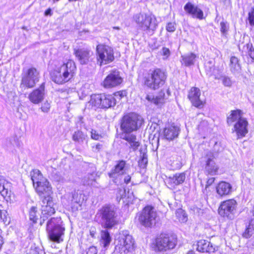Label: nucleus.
Returning <instances> with one entry per match:
<instances>
[{
    "label": "nucleus",
    "mask_w": 254,
    "mask_h": 254,
    "mask_svg": "<svg viewBox=\"0 0 254 254\" xmlns=\"http://www.w3.org/2000/svg\"><path fill=\"white\" fill-rule=\"evenodd\" d=\"M236 203L234 199L223 201V217L226 216L229 219L234 218Z\"/></svg>",
    "instance_id": "4be33fe9"
},
{
    "label": "nucleus",
    "mask_w": 254,
    "mask_h": 254,
    "mask_svg": "<svg viewBox=\"0 0 254 254\" xmlns=\"http://www.w3.org/2000/svg\"><path fill=\"white\" fill-rule=\"evenodd\" d=\"M111 237L109 232L106 230H102L101 232L100 244L104 248L108 247L111 242Z\"/></svg>",
    "instance_id": "c9c22d12"
},
{
    "label": "nucleus",
    "mask_w": 254,
    "mask_h": 254,
    "mask_svg": "<svg viewBox=\"0 0 254 254\" xmlns=\"http://www.w3.org/2000/svg\"><path fill=\"white\" fill-rule=\"evenodd\" d=\"M254 235V208L253 210V218L249 222L248 226L243 233V237L245 238H249Z\"/></svg>",
    "instance_id": "f704fd0d"
},
{
    "label": "nucleus",
    "mask_w": 254,
    "mask_h": 254,
    "mask_svg": "<svg viewBox=\"0 0 254 254\" xmlns=\"http://www.w3.org/2000/svg\"><path fill=\"white\" fill-rule=\"evenodd\" d=\"M102 108H109L114 106L117 102V99L112 95L101 94Z\"/></svg>",
    "instance_id": "bb28decb"
},
{
    "label": "nucleus",
    "mask_w": 254,
    "mask_h": 254,
    "mask_svg": "<svg viewBox=\"0 0 254 254\" xmlns=\"http://www.w3.org/2000/svg\"><path fill=\"white\" fill-rule=\"evenodd\" d=\"M46 231L48 238L53 242L59 243L63 241L65 228L61 218H52L47 222Z\"/></svg>",
    "instance_id": "20e7f679"
},
{
    "label": "nucleus",
    "mask_w": 254,
    "mask_h": 254,
    "mask_svg": "<svg viewBox=\"0 0 254 254\" xmlns=\"http://www.w3.org/2000/svg\"><path fill=\"white\" fill-rule=\"evenodd\" d=\"M121 138L126 140L130 144L129 147L133 151L136 150L140 145V143L136 141V136L130 134V132H124L122 134Z\"/></svg>",
    "instance_id": "a878e982"
},
{
    "label": "nucleus",
    "mask_w": 254,
    "mask_h": 254,
    "mask_svg": "<svg viewBox=\"0 0 254 254\" xmlns=\"http://www.w3.org/2000/svg\"><path fill=\"white\" fill-rule=\"evenodd\" d=\"M227 122L229 126L233 124L232 130L236 132L237 139L244 137L248 133L249 123L247 119L242 117L241 110L231 111V114L227 117Z\"/></svg>",
    "instance_id": "f257e3e1"
},
{
    "label": "nucleus",
    "mask_w": 254,
    "mask_h": 254,
    "mask_svg": "<svg viewBox=\"0 0 254 254\" xmlns=\"http://www.w3.org/2000/svg\"><path fill=\"white\" fill-rule=\"evenodd\" d=\"M31 179L32 181L34 187L43 182L48 180L43 176L41 172L38 170H33L30 173Z\"/></svg>",
    "instance_id": "2f4dec72"
},
{
    "label": "nucleus",
    "mask_w": 254,
    "mask_h": 254,
    "mask_svg": "<svg viewBox=\"0 0 254 254\" xmlns=\"http://www.w3.org/2000/svg\"><path fill=\"white\" fill-rule=\"evenodd\" d=\"M186 12L190 15L193 18L202 19L203 17V11L197 6L190 2H188L184 6Z\"/></svg>",
    "instance_id": "5701e85b"
},
{
    "label": "nucleus",
    "mask_w": 254,
    "mask_h": 254,
    "mask_svg": "<svg viewBox=\"0 0 254 254\" xmlns=\"http://www.w3.org/2000/svg\"><path fill=\"white\" fill-rule=\"evenodd\" d=\"M177 244V239L175 235L161 233L156 238L155 250L158 252H165L175 248Z\"/></svg>",
    "instance_id": "1a4fd4ad"
},
{
    "label": "nucleus",
    "mask_w": 254,
    "mask_h": 254,
    "mask_svg": "<svg viewBox=\"0 0 254 254\" xmlns=\"http://www.w3.org/2000/svg\"><path fill=\"white\" fill-rule=\"evenodd\" d=\"M232 192V187L230 184L223 181V195L230 194Z\"/></svg>",
    "instance_id": "a19ab883"
},
{
    "label": "nucleus",
    "mask_w": 254,
    "mask_h": 254,
    "mask_svg": "<svg viewBox=\"0 0 254 254\" xmlns=\"http://www.w3.org/2000/svg\"><path fill=\"white\" fill-rule=\"evenodd\" d=\"M244 48L246 49V50L247 51L249 56L252 59V61L254 62V49L253 48L252 44L251 43H248L244 47Z\"/></svg>",
    "instance_id": "79ce46f5"
},
{
    "label": "nucleus",
    "mask_w": 254,
    "mask_h": 254,
    "mask_svg": "<svg viewBox=\"0 0 254 254\" xmlns=\"http://www.w3.org/2000/svg\"><path fill=\"white\" fill-rule=\"evenodd\" d=\"M232 81L228 77H223V85L227 87H230L232 85Z\"/></svg>",
    "instance_id": "603ef678"
},
{
    "label": "nucleus",
    "mask_w": 254,
    "mask_h": 254,
    "mask_svg": "<svg viewBox=\"0 0 254 254\" xmlns=\"http://www.w3.org/2000/svg\"><path fill=\"white\" fill-rule=\"evenodd\" d=\"M166 30L169 32H173L176 30V26L175 22H169L166 27Z\"/></svg>",
    "instance_id": "09e8293b"
},
{
    "label": "nucleus",
    "mask_w": 254,
    "mask_h": 254,
    "mask_svg": "<svg viewBox=\"0 0 254 254\" xmlns=\"http://www.w3.org/2000/svg\"><path fill=\"white\" fill-rule=\"evenodd\" d=\"M143 119L135 113H129L125 115L122 120L121 127L124 132H131L136 130L143 123Z\"/></svg>",
    "instance_id": "0eeeda50"
},
{
    "label": "nucleus",
    "mask_w": 254,
    "mask_h": 254,
    "mask_svg": "<svg viewBox=\"0 0 254 254\" xmlns=\"http://www.w3.org/2000/svg\"><path fill=\"white\" fill-rule=\"evenodd\" d=\"M122 78L117 71L111 72L104 79L103 86L105 88H111L119 85L122 82Z\"/></svg>",
    "instance_id": "2eb2a0df"
},
{
    "label": "nucleus",
    "mask_w": 254,
    "mask_h": 254,
    "mask_svg": "<svg viewBox=\"0 0 254 254\" xmlns=\"http://www.w3.org/2000/svg\"><path fill=\"white\" fill-rule=\"evenodd\" d=\"M34 188L36 192L42 199L48 196L52 197V187L48 180L35 185Z\"/></svg>",
    "instance_id": "6ab92c4d"
},
{
    "label": "nucleus",
    "mask_w": 254,
    "mask_h": 254,
    "mask_svg": "<svg viewBox=\"0 0 254 254\" xmlns=\"http://www.w3.org/2000/svg\"><path fill=\"white\" fill-rule=\"evenodd\" d=\"M101 94L92 95L90 100L86 104V108L96 110L101 108Z\"/></svg>",
    "instance_id": "c85d7f7f"
},
{
    "label": "nucleus",
    "mask_w": 254,
    "mask_h": 254,
    "mask_svg": "<svg viewBox=\"0 0 254 254\" xmlns=\"http://www.w3.org/2000/svg\"><path fill=\"white\" fill-rule=\"evenodd\" d=\"M27 254H39V249L35 246H32L28 250Z\"/></svg>",
    "instance_id": "3c124183"
},
{
    "label": "nucleus",
    "mask_w": 254,
    "mask_h": 254,
    "mask_svg": "<svg viewBox=\"0 0 254 254\" xmlns=\"http://www.w3.org/2000/svg\"><path fill=\"white\" fill-rule=\"evenodd\" d=\"M196 57V55L192 53L182 56V64L187 66L193 65Z\"/></svg>",
    "instance_id": "e433bc0d"
},
{
    "label": "nucleus",
    "mask_w": 254,
    "mask_h": 254,
    "mask_svg": "<svg viewBox=\"0 0 254 254\" xmlns=\"http://www.w3.org/2000/svg\"><path fill=\"white\" fill-rule=\"evenodd\" d=\"M223 34H224L225 32V31L227 30L226 26L225 24L224 23H223Z\"/></svg>",
    "instance_id": "69168bd1"
},
{
    "label": "nucleus",
    "mask_w": 254,
    "mask_h": 254,
    "mask_svg": "<svg viewBox=\"0 0 254 254\" xmlns=\"http://www.w3.org/2000/svg\"><path fill=\"white\" fill-rule=\"evenodd\" d=\"M13 140L14 141V144H13V145L18 146L19 145V143L18 141L17 138H16V137H14Z\"/></svg>",
    "instance_id": "0e129e2a"
},
{
    "label": "nucleus",
    "mask_w": 254,
    "mask_h": 254,
    "mask_svg": "<svg viewBox=\"0 0 254 254\" xmlns=\"http://www.w3.org/2000/svg\"><path fill=\"white\" fill-rule=\"evenodd\" d=\"M140 153H141V160L139 162L140 165H146L147 164L148 161H147V155L146 154V153L145 152H142V150H140Z\"/></svg>",
    "instance_id": "c03bdc74"
},
{
    "label": "nucleus",
    "mask_w": 254,
    "mask_h": 254,
    "mask_svg": "<svg viewBox=\"0 0 254 254\" xmlns=\"http://www.w3.org/2000/svg\"><path fill=\"white\" fill-rule=\"evenodd\" d=\"M185 173H176L169 176L166 180V183L168 187L172 189H175L177 186L182 184L186 179Z\"/></svg>",
    "instance_id": "a211bd4d"
},
{
    "label": "nucleus",
    "mask_w": 254,
    "mask_h": 254,
    "mask_svg": "<svg viewBox=\"0 0 254 254\" xmlns=\"http://www.w3.org/2000/svg\"><path fill=\"white\" fill-rule=\"evenodd\" d=\"M220 26H221V27H220V31H221V32H222V22H221L220 23Z\"/></svg>",
    "instance_id": "774afa93"
},
{
    "label": "nucleus",
    "mask_w": 254,
    "mask_h": 254,
    "mask_svg": "<svg viewBox=\"0 0 254 254\" xmlns=\"http://www.w3.org/2000/svg\"><path fill=\"white\" fill-rule=\"evenodd\" d=\"M98 214L101 217L102 226L105 228L111 229L118 225L120 221L117 211L111 206L102 207Z\"/></svg>",
    "instance_id": "39448f33"
},
{
    "label": "nucleus",
    "mask_w": 254,
    "mask_h": 254,
    "mask_svg": "<svg viewBox=\"0 0 254 254\" xmlns=\"http://www.w3.org/2000/svg\"><path fill=\"white\" fill-rule=\"evenodd\" d=\"M217 192L221 196H222V188L221 186V183H220L216 188Z\"/></svg>",
    "instance_id": "bf43d9fd"
},
{
    "label": "nucleus",
    "mask_w": 254,
    "mask_h": 254,
    "mask_svg": "<svg viewBox=\"0 0 254 254\" xmlns=\"http://www.w3.org/2000/svg\"><path fill=\"white\" fill-rule=\"evenodd\" d=\"M1 230L0 229V250L1 249L2 246L4 243L3 238L1 236Z\"/></svg>",
    "instance_id": "052dcab7"
},
{
    "label": "nucleus",
    "mask_w": 254,
    "mask_h": 254,
    "mask_svg": "<svg viewBox=\"0 0 254 254\" xmlns=\"http://www.w3.org/2000/svg\"><path fill=\"white\" fill-rule=\"evenodd\" d=\"M131 180V176L129 175H127L124 176V181L126 184H128L130 182Z\"/></svg>",
    "instance_id": "13d9d810"
},
{
    "label": "nucleus",
    "mask_w": 254,
    "mask_h": 254,
    "mask_svg": "<svg viewBox=\"0 0 254 254\" xmlns=\"http://www.w3.org/2000/svg\"><path fill=\"white\" fill-rule=\"evenodd\" d=\"M8 216L7 212L4 210H0V220H1L4 223H9L8 220Z\"/></svg>",
    "instance_id": "a18cd8bd"
},
{
    "label": "nucleus",
    "mask_w": 254,
    "mask_h": 254,
    "mask_svg": "<svg viewBox=\"0 0 254 254\" xmlns=\"http://www.w3.org/2000/svg\"><path fill=\"white\" fill-rule=\"evenodd\" d=\"M162 54L166 58H168L170 55V52L168 48L163 47L162 49Z\"/></svg>",
    "instance_id": "6e6d98bb"
},
{
    "label": "nucleus",
    "mask_w": 254,
    "mask_h": 254,
    "mask_svg": "<svg viewBox=\"0 0 254 254\" xmlns=\"http://www.w3.org/2000/svg\"><path fill=\"white\" fill-rule=\"evenodd\" d=\"M37 213V208L34 206L32 207L29 211V219L33 223H36L38 219Z\"/></svg>",
    "instance_id": "58836bf2"
},
{
    "label": "nucleus",
    "mask_w": 254,
    "mask_h": 254,
    "mask_svg": "<svg viewBox=\"0 0 254 254\" xmlns=\"http://www.w3.org/2000/svg\"><path fill=\"white\" fill-rule=\"evenodd\" d=\"M11 184L3 179H0V193L3 197L8 201L10 200L12 194Z\"/></svg>",
    "instance_id": "393cba45"
},
{
    "label": "nucleus",
    "mask_w": 254,
    "mask_h": 254,
    "mask_svg": "<svg viewBox=\"0 0 254 254\" xmlns=\"http://www.w3.org/2000/svg\"><path fill=\"white\" fill-rule=\"evenodd\" d=\"M229 67L233 74H239L241 71V66L238 58L233 56L230 58Z\"/></svg>",
    "instance_id": "473e14b6"
},
{
    "label": "nucleus",
    "mask_w": 254,
    "mask_h": 254,
    "mask_svg": "<svg viewBox=\"0 0 254 254\" xmlns=\"http://www.w3.org/2000/svg\"><path fill=\"white\" fill-rule=\"evenodd\" d=\"M204 66L205 72L208 76H214V78L218 80V81L221 79V75H217L219 70L214 66L212 62H208L205 63Z\"/></svg>",
    "instance_id": "cd10ccee"
},
{
    "label": "nucleus",
    "mask_w": 254,
    "mask_h": 254,
    "mask_svg": "<svg viewBox=\"0 0 254 254\" xmlns=\"http://www.w3.org/2000/svg\"><path fill=\"white\" fill-rule=\"evenodd\" d=\"M85 200V195L82 190H75L72 193L71 205L73 211L77 210Z\"/></svg>",
    "instance_id": "aec40b11"
},
{
    "label": "nucleus",
    "mask_w": 254,
    "mask_h": 254,
    "mask_svg": "<svg viewBox=\"0 0 254 254\" xmlns=\"http://www.w3.org/2000/svg\"><path fill=\"white\" fill-rule=\"evenodd\" d=\"M248 20L251 26H254V8H252L248 13Z\"/></svg>",
    "instance_id": "de8ad7c7"
},
{
    "label": "nucleus",
    "mask_w": 254,
    "mask_h": 254,
    "mask_svg": "<svg viewBox=\"0 0 254 254\" xmlns=\"http://www.w3.org/2000/svg\"><path fill=\"white\" fill-rule=\"evenodd\" d=\"M222 210V202H221L220 203V205H219V208H218V213L221 215V212Z\"/></svg>",
    "instance_id": "680f3d73"
},
{
    "label": "nucleus",
    "mask_w": 254,
    "mask_h": 254,
    "mask_svg": "<svg viewBox=\"0 0 254 254\" xmlns=\"http://www.w3.org/2000/svg\"><path fill=\"white\" fill-rule=\"evenodd\" d=\"M115 244L116 251L121 254H125L133 250L134 241L127 231H122L116 239Z\"/></svg>",
    "instance_id": "6e6552de"
},
{
    "label": "nucleus",
    "mask_w": 254,
    "mask_h": 254,
    "mask_svg": "<svg viewBox=\"0 0 254 254\" xmlns=\"http://www.w3.org/2000/svg\"><path fill=\"white\" fill-rule=\"evenodd\" d=\"M91 137L94 140H97L102 138V137L96 130L92 129L91 131Z\"/></svg>",
    "instance_id": "8fccbe9b"
},
{
    "label": "nucleus",
    "mask_w": 254,
    "mask_h": 254,
    "mask_svg": "<svg viewBox=\"0 0 254 254\" xmlns=\"http://www.w3.org/2000/svg\"><path fill=\"white\" fill-rule=\"evenodd\" d=\"M72 139L76 143L79 144H82L84 141L87 143L88 136L86 133L78 130L73 133Z\"/></svg>",
    "instance_id": "72a5a7b5"
},
{
    "label": "nucleus",
    "mask_w": 254,
    "mask_h": 254,
    "mask_svg": "<svg viewBox=\"0 0 254 254\" xmlns=\"http://www.w3.org/2000/svg\"><path fill=\"white\" fill-rule=\"evenodd\" d=\"M176 215L180 222H185L187 221V216L182 209H178L176 211Z\"/></svg>",
    "instance_id": "ea45409f"
},
{
    "label": "nucleus",
    "mask_w": 254,
    "mask_h": 254,
    "mask_svg": "<svg viewBox=\"0 0 254 254\" xmlns=\"http://www.w3.org/2000/svg\"><path fill=\"white\" fill-rule=\"evenodd\" d=\"M97 250L94 246L90 247L86 252V254H97Z\"/></svg>",
    "instance_id": "5fc2aeb1"
},
{
    "label": "nucleus",
    "mask_w": 254,
    "mask_h": 254,
    "mask_svg": "<svg viewBox=\"0 0 254 254\" xmlns=\"http://www.w3.org/2000/svg\"><path fill=\"white\" fill-rule=\"evenodd\" d=\"M51 108V105L49 102L46 101L42 104L41 110L44 113H48Z\"/></svg>",
    "instance_id": "49530a36"
},
{
    "label": "nucleus",
    "mask_w": 254,
    "mask_h": 254,
    "mask_svg": "<svg viewBox=\"0 0 254 254\" xmlns=\"http://www.w3.org/2000/svg\"><path fill=\"white\" fill-rule=\"evenodd\" d=\"M54 204L52 197L48 196L42 199L41 225H42L45 220L49 216L55 213Z\"/></svg>",
    "instance_id": "ddd939ff"
},
{
    "label": "nucleus",
    "mask_w": 254,
    "mask_h": 254,
    "mask_svg": "<svg viewBox=\"0 0 254 254\" xmlns=\"http://www.w3.org/2000/svg\"><path fill=\"white\" fill-rule=\"evenodd\" d=\"M179 128L176 126H170L165 128L164 135L168 140H172L177 137L179 132Z\"/></svg>",
    "instance_id": "c756f323"
},
{
    "label": "nucleus",
    "mask_w": 254,
    "mask_h": 254,
    "mask_svg": "<svg viewBox=\"0 0 254 254\" xmlns=\"http://www.w3.org/2000/svg\"><path fill=\"white\" fill-rule=\"evenodd\" d=\"M39 80V72L35 68L31 67L23 71L20 86L31 88L35 86Z\"/></svg>",
    "instance_id": "9b49d317"
},
{
    "label": "nucleus",
    "mask_w": 254,
    "mask_h": 254,
    "mask_svg": "<svg viewBox=\"0 0 254 254\" xmlns=\"http://www.w3.org/2000/svg\"><path fill=\"white\" fill-rule=\"evenodd\" d=\"M128 168L126 166L125 161L121 160L118 162L117 164L115 166L114 169H112L109 173L110 178L115 180V183H117L116 180L118 177H123V175H126L127 173Z\"/></svg>",
    "instance_id": "4468645a"
},
{
    "label": "nucleus",
    "mask_w": 254,
    "mask_h": 254,
    "mask_svg": "<svg viewBox=\"0 0 254 254\" xmlns=\"http://www.w3.org/2000/svg\"><path fill=\"white\" fill-rule=\"evenodd\" d=\"M164 97L165 92L164 91L161 90L155 97H154L152 95H146L145 99L148 101L154 103L156 105H160L164 103Z\"/></svg>",
    "instance_id": "7c9ffc66"
},
{
    "label": "nucleus",
    "mask_w": 254,
    "mask_h": 254,
    "mask_svg": "<svg viewBox=\"0 0 254 254\" xmlns=\"http://www.w3.org/2000/svg\"><path fill=\"white\" fill-rule=\"evenodd\" d=\"M45 94V83H43L29 94L28 99L33 104H38L44 100Z\"/></svg>",
    "instance_id": "dca6fc26"
},
{
    "label": "nucleus",
    "mask_w": 254,
    "mask_h": 254,
    "mask_svg": "<svg viewBox=\"0 0 254 254\" xmlns=\"http://www.w3.org/2000/svg\"><path fill=\"white\" fill-rule=\"evenodd\" d=\"M74 53L76 58L82 64H87L92 55V52L88 48L75 49Z\"/></svg>",
    "instance_id": "412c9836"
},
{
    "label": "nucleus",
    "mask_w": 254,
    "mask_h": 254,
    "mask_svg": "<svg viewBox=\"0 0 254 254\" xmlns=\"http://www.w3.org/2000/svg\"><path fill=\"white\" fill-rule=\"evenodd\" d=\"M133 19L138 27L148 34L152 35L158 26L156 17L151 14L137 13L134 15Z\"/></svg>",
    "instance_id": "423d86ee"
},
{
    "label": "nucleus",
    "mask_w": 254,
    "mask_h": 254,
    "mask_svg": "<svg viewBox=\"0 0 254 254\" xmlns=\"http://www.w3.org/2000/svg\"><path fill=\"white\" fill-rule=\"evenodd\" d=\"M125 96V93H124L123 91H119L117 92H116L114 94V97L117 100H120L121 98Z\"/></svg>",
    "instance_id": "864d4df0"
},
{
    "label": "nucleus",
    "mask_w": 254,
    "mask_h": 254,
    "mask_svg": "<svg viewBox=\"0 0 254 254\" xmlns=\"http://www.w3.org/2000/svg\"><path fill=\"white\" fill-rule=\"evenodd\" d=\"M200 90L197 87H192L188 94V98L192 105L197 108H201L203 107V102L200 99Z\"/></svg>",
    "instance_id": "f3484780"
},
{
    "label": "nucleus",
    "mask_w": 254,
    "mask_h": 254,
    "mask_svg": "<svg viewBox=\"0 0 254 254\" xmlns=\"http://www.w3.org/2000/svg\"><path fill=\"white\" fill-rule=\"evenodd\" d=\"M218 169L217 166L216 165L215 162L213 159H208L207 161L205 170L210 174H214Z\"/></svg>",
    "instance_id": "4c0bfd02"
},
{
    "label": "nucleus",
    "mask_w": 254,
    "mask_h": 254,
    "mask_svg": "<svg viewBox=\"0 0 254 254\" xmlns=\"http://www.w3.org/2000/svg\"><path fill=\"white\" fill-rule=\"evenodd\" d=\"M51 9L49 8L45 11V15H51Z\"/></svg>",
    "instance_id": "e2e57ef3"
},
{
    "label": "nucleus",
    "mask_w": 254,
    "mask_h": 254,
    "mask_svg": "<svg viewBox=\"0 0 254 254\" xmlns=\"http://www.w3.org/2000/svg\"><path fill=\"white\" fill-rule=\"evenodd\" d=\"M138 221L145 227H151L158 221V215L155 208L150 205L145 207L141 212Z\"/></svg>",
    "instance_id": "9d476101"
},
{
    "label": "nucleus",
    "mask_w": 254,
    "mask_h": 254,
    "mask_svg": "<svg viewBox=\"0 0 254 254\" xmlns=\"http://www.w3.org/2000/svg\"><path fill=\"white\" fill-rule=\"evenodd\" d=\"M95 181L94 176L92 174L88 175L84 177L83 179V184L84 185H92Z\"/></svg>",
    "instance_id": "37998d69"
},
{
    "label": "nucleus",
    "mask_w": 254,
    "mask_h": 254,
    "mask_svg": "<svg viewBox=\"0 0 254 254\" xmlns=\"http://www.w3.org/2000/svg\"><path fill=\"white\" fill-rule=\"evenodd\" d=\"M75 70L74 62L69 60L51 73L52 80L57 84L64 83L72 78Z\"/></svg>",
    "instance_id": "f03ea898"
},
{
    "label": "nucleus",
    "mask_w": 254,
    "mask_h": 254,
    "mask_svg": "<svg viewBox=\"0 0 254 254\" xmlns=\"http://www.w3.org/2000/svg\"><path fill=\"white\" fill-rule=\"evenodd\" d=\"M166 78V73L160 68L150 69L143 77L144 85L154 90L163 86Z\"/></svg>",
    "instance_id": "7ed1b4c3"
},
{
    "label": "nucleus",
    "mask_w": 254,
    "mask_h": 254,
    "mask_svg": "<svg viewBox=\"0 0 254 254\" xmlns=\"http://www.w3.org/2000/svg\"><path fill=\"white\" fill-rule=\"evenodd\" d=\"M94 234H95V232H94V231H90V234L92 236V237H94Z\"/></svg>",
    "instance_id": "338daca9"
},
{
    "label": "nucleus",
    "mask_w": 254,
    "mask_h": 254,
    "mask_svg": "<svg viewBox=\"0 0 254 254\" xmlns=\"http://www.w3.org/2000/svg\"><path fill=\"white\" fill-rule=\"evenodd\" d=\"M93 151L95 152H99L102 148V145L97 143L95 146L92 147Z\"/></svg>",
    "instance_id": "4d7b16f0"
},
{
    "label": "nucleus",
    "mask_w": 254,
    "mask_h": 254,
    "mask_svg": "<svg viewBox=\"0 0 254 254\" xmlns=\"http://www.w3.org/2000/svg\"><path fill=\"white\" fill-rule=\"evenodd\" d=\"M217 249V247H214L210 242L205 240L198 241L196 245V250L201 253H214Z\"/></svg>",
    "instance_id": "b1692460"
},
{
    "label": "nucleus",
    "mask_w": 254,
    "mask_h": 254,
    "mask_svg": "<svg viewBox=\"0 0 254 254\" xmlns=\"http://www.w3.org/2000/svg\"><path fill=\"white\" fill-rule=\"evenodd\" d=\"M97 62L100 65L106 64L114 60L113 49L109 46L100 44L96 47Z\"/></svg>",
    "instance_id": "f8f14e48"
}]
</instances>
